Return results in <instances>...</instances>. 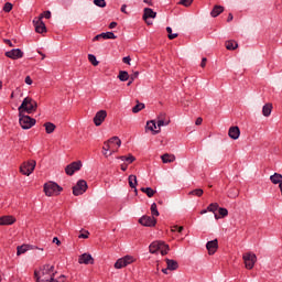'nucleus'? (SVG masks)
Here are the masks:
<instances>
[{"label":"nucleus","mask_w":282,"mask_h":282,"mask_svg":"<svg viewBox=\"0 0 282 282\" xmlns=\"http://www.w3.org/2000/svg\"><path fill=\"white\" fill-rule=\"evenodd\" d=\"M34 276L37 282H58V280L55 279L56 269L54 264H44L40 269V272H34Z\"/></svg>","instance_id":"nucleus-1"},{"label":"nucleus","mask_w":282,"mask_h":282,"mask_svg":"<svg viewBox=\"0 0 282 282\" xmlns=\"http://www.w3.org/2000/svg\"><path fill=\"white\" fill-rule=\"evenodd\" d=\"M122 144V141L118 137H112L108 141L104 142L102 147V155L105 158H109L113 155V153H118V150L120 149Z\"/></svg>","instance_id":"nucleus-2"},{"label":"nucleus","mask_w":282,"mask_h":282,"mask_svg":"<svg viewBox=\"0 0 282 282\" xmlns=\"http://www.w3.org/2000/svg\"><path fill=\"white\" fill-rule=\"evenodd\" d=\"M39 108V104L31 97L23 99L21 106L18 108L19 113H34Z\"/></svg>","instance_id":"nucleus-3"},{"label":"nucleus","mask_w":282,"mask_h":282,"mask_svg":"<svg viewBox=\"0 0 282 282\" xmlns=\"http://www.w3.org/2000/svg\"><path fill=\"white\" fill-rule=\"evenodd\" d=\"M44 193L46 197H56L63 193V188L57 183L48 182L44 184Z\"/></svg>","instance_id":"nucleus-4"},{"label":"nucleus","mask_w":282,"mask_h":282,"mask_svg":"<svg viewBox=\"0 0 282 282\" xmlns=\"http://www.w3.org/2000/svg\"><path fill=\"white\" fill-rule=\"evenodd\" d=\"M149 250L151 252V254H155V252H160V254H162V257L169 254V245H166L163 241H153L150 247Z\"/></svg>","instance_id":"nucleus-5"},{"label":"nucleus","mask_w":282,"mask_h":282,"mask_svg":"<svg viewBox=\"0 0 282 282\" xmlns=\"http://www.w3.org/2000/svg\"><path fill=\"white\" fill-rule=\"evenodd\" d=\"M34 169H36V161L30 160L25 161L20 165V173L22 175L30 176L34 173Z\"/></svg>","instance_id":"nucleus-6"},{"label":"nucleus","mask_w":282,"mask_h":282,"mask_svg":"<svg viewBox=\"0 0 282 282\" xmlns=\"http://www.w3.org/2000/svg\"><path fill=\"white\" fill-rule=\"evenodd\" d=\"M19 118H20L19 123L22 129H32V127H34V124H36V119H34L30 116L19 113Z\"/></svg>","instance_id":"nucleus-7"},{"label":"nucleus","mask_w":282,"mask_h":282,"mask_svg":"<svg viewBox=\"0 0 282 282\" xmlns=\"http://www.w3.org/2000/svg\"><path fill=\"white\" fill-rule=\"evenodd\" d=\"M134 261H135V258H133V256H126L116 261L115 268L116 270H122V268H127V265H131V263H133Z\"/></svg>","instance_id":"nucleus-8"},{"label":"nucleus","mask_w":282,"mask_h":282,"mask_svg":"<svg viewBox=\"0 0 282 282\" xmlns=\"http://www.w3.org/2000/svg\"><path fill=\"white\" fill-rule=\"evenodd\" d=\"M87 181L79 180L77 184L73 187V195H75V197H78V195H84V193H87Z\"/></svg>","instance_id":"nucleus-9"},{"label":"nucleus","mask_w":282,"mask_h":282,"mask_svg":"<svg viewBox=\"0 0 282 282\" xmlns=\"http://www.w3.org/2000/svg\"><path fill=\"white\" fill-rule=\"evenodd\" d=\"M242 259L245 261V267L247 270H252V268H254V263H257V254L245 253Z\"/></svg>","instance_id":"nucleus-10"},{"label":"nucleus","mask_w":282,"mask_h":282,"mask_svg":"<svg viewBox=\"0 0 282 282\" xmlns=\"http://www.w3.org/2000/svg\"><path fill=\"white\" fill-rule=\"evenodd\" d=\"M23 55L24 53L21 48H12L4 53V56H7V58H11V61H19V58H23Z\"/></svg>","instance_id":"nucleus-11"},{"label":"nucleus","mask_w":282,"mask_h":282,"mask_svg":"<svg viewBox=\"0 0 282 282\" xmlns=\"http://www.w3.org/2000/svg\"><path fill=\"white\" fill-rule=\"evenodd\" d=\"M33 24L35 28V32L37 34H43L47 32V28L45 26V23L43 22V15H40L36 20H33Z\"/></svg>","instance_id":"nucleus-12"},{"label":"nucleus","mask_w":282,"mask_h":282,"mask_svg":"<svg viewBox=\"0 0 282 282\" xmlns=\"http://www.w3.org/2000/svg\"><path fill=\"white\" fill-rule=\"evenodd\" d=\"M80 169H83V162L75 161L65 167V173L66 175H74L75 171H80Z\"/></svg>","instance_id":"nucleus-13"},{"label":"nucleus","mask_w":282,"mask_h":282,"mask_svg":"<svg viewBox=\"0 0 282 282\" xmlns=\"http://www.w3.org/2000/svg\"><path fill=\"white\" fill-rule=\"evenodd\" d=\"M139 224H141V226L152 228L153 226H155V224H158V220L154 216H142L139 219Z\"/></svg>","instance_id":"nucleus-14"},{"label":"nucleus","mask_w":282,"mask_h":282,"mask_svg":"<svg viewBox=\"0 0 282 282\" xmlns=\"http://www.w3.org/2000/svg\"><path fill=\"white\" fill-rule=\"evenodd\" d=\"M106 119H107V110L97 111L93 119L95 127H100V124H102L104 120Z\"/></svg>","instance_id":"nucleus-15"},{"label":"nucleus","mask_w":282,"mask_h":282,"mask_svg":"<svg viewBox=\"0 0 282 282\" xmlns=\"http://www.w3.org/2000/svg\"><path fill=\"white\" fill-rule=\"evenodd\" d=\"M155 17H158V12L153 11V9L145 8L143 10V21H145L148 25H152V23L149 22V19H155Z\"/></svg>","instance_id":"nucleus-16"},{"label":"nucleus","mask_w":282,"mask_h":282,"mask_svg":"<svg viewBox=\"0 0 282 282\" xmlns=\"http://www.w3.org/2000/svg\"><path fill=\"white\" fill-rule=\"evenodd\" d=\"M78 263L80 265H94V257H91V254L89 253H83L82 256H79L78 258Z\"/></svg>","instance_id":"nucleus-17"},{"label":"nucleus","mask_w":282,"mask_h":282,"mask_svg":"<svg viewBox=\"0 0 282 282\" xmlns=\"http://www.w3.org/2000/svg\"><path fill=\"white\" fill-rule=\"evenodd\" d=\"M219 248V241L217 239L210 240L206 243V249L208 250V254H215Z\"/></svg>","instance_id":"nucleus-18"},{"label":"nucleus","mask_w":282,"mask_h":282,"mask_svg":"<svg viewBox=\"0 0 282 282\" xmlns=\"http://www.w3.org/2000/svg\"><path fill=\"white\" fill-rule=\"evenodd\" d=\"M17 223V218L14 216H2L0 217V226H12V224Z\"/></svg>","instance_id":"nucleus-19"},{"label":"nucleus","mask_w":282,"mask_h":282,"mask_svg":"<svg viewBox=\"0 0 282 282\" xmlns=\"http://www.w3.org/2000/svg\"><path fill=\"white\" fill-rule=\"evenodd\" d=\"M228 135L229 138H231V140H239V135H241V130H239V127L237 126L231 127L229 128Z\"/></svg>","instance_id":"nucleus-20"},{"label":"nucleus","mask_w":282,"mask_h":282,"mask_svg":"<svg viewBox=\"0 0 282 282\" xmlns=\"http://www.w3.org/2000/svg\"><path fill=\"white\" fill-rule=\"evenodd\" d=\"M158 129V123H155L153 120L147 122L145 130L152 131L153 135H156V133H160V129Z\"/></svg>","instance_id":"nucleus-21"},{"label":"nucleus","mask_w":282,"mask_h":282,"mask_svg":"<svg viewBox=\"0 0 282 282\" xmlns=\"http://www.w3.org/2000/svg\"><path fill=\"white\" fill-rule=\"evenodd\" d=\"M221 12H224V7L223 6H214L212 12H210V17H213V19H217V17H219V14H221Z\"/></svg>","instance_id":"nucleus-22"},{"label":"nucleus","mask_w":282,"mask_h":282,"mask_svg":"<svg viewBox=\"0 0 282 282\" xmlns=\"http://www.w3.org/2000/svg\"><path fill=\"white\" fill-rule=\"evenodd\" d=\"M163 164H171V162H175V155L165 153L161 156Z\"/></svg>","instance_id":"nucleus-23"},{"label":"nucleus","mask_w":282,"mask_h":282,"mask_svg":"<svg viewBox=\"0 0 282 282\" xmlns=\"http://www.w3.org/2000/svg\"><path fill=\"white\" fill-rule=\"evenodd\" d=\"M165 261H166L167 270H177V268H180V264L175 260L165 259Z\"/></svg>","instance_id":"nucleus-24"},{"label":"nucleus","mask_w":282,"mask_h":282,"mask_svg":"<svg viewBox=\"0 0 282 282\" xmlns=\"http://www.w3.org/2000/svg\"><path fill=\"white\" fill-rule=\"evenodd\" d=\"M272 113V104H265L262 107V115L268 118L270 117V115Z\"/></svg>","instance_id":"nucleus-25"},{"label":"nucleus","mask_w":282,"mask_h":282,"mask_svg":"<svg viewBox=\"0 0 282 282\" xmlns=\"http://www.w3.org/2000/svg\"><path fill=\"white\" fill-rule=\"evenodd\" d=\"M270 182L272 184H279L280 185L281 182H282V175L279 174V173H274L273 175L270 176Z\"/></svg>","instance_id":"nucleus-26"},{"label":"nucleus","mask_w":282,"mask_h":282,"mask_svg":"<svg viewBox=\"0 0 282 282\" xmlns=\"http://www.w3.org/2000/svg\"><path fill=\"white\" fill-rule=\"evenodd\" d=\"M44 128L46 133H54V131H56V124H54L53 122H45L44 123Z\"/></svg>","instance_id":"nucleus-27"},{"label":"nucleus","mask_w":282,"mask_h":282,"mask_svg":"<svg viewBox=\"0 0 282 282\" xmlns=\"http://www.w3.org/2000/svg\"><path fill=\"white\" fill-rule=\"evenodd\" d=\"M226 48L229 51L237 50L239 47V44L235 40H229L225 43Z\"/></svg>","instance_id":"nucleus-28"},{"label":"nucleus","mask_w":282,"mask_h":282,"mask_svg":"<svg viewBox=\"0 0 282 282\" xmlns=\"http://www.w3.org/2000/svg\"><path fill=\"white\" fill-rule=\"evenodd\" d=\"M28 250H30V246H28V245L18 246L17 256L21 257V254H25V252H28Z\"/></svg>","instance_id":"nucleus-29"},{"label":"nucleus","mask_w":282,"mask_h":282,"mask_svg":"<svg viewBox=\"0 0 282 282\" xmlns=\"http://www.w3.org/2000/svg\"><path fill=\"white\" fill-rule=\"evenodd\" d=\"M128 182H129L130 188H135V186H138V176L131 174V175L128 177Z\"/></svg>","instance_id":"nucleus-30"},{"label":"nucleus","mask_w":282,"mask_h":282,"mask_svg":"<svg viewBox=\"0 0 282 282\" xmlns=\"http://www.w3.org/2000/svg\"><path fill=\"white\" fill-rule=\"evenodd\" d=\"M119 160H121V162H127L128 164H133V162H135V156L129 154V156H119Z\"/></svg>","instance_id":"nucleus-31"},{"label":"nucleus","mask_w":282,"mask_h":282,"mask_svg":"<svg viewBox=\"0 0 282 282\" xmlns=\"http://www.w3.org/2000/svg\"><path fill=\"white\" fill-rule=\"evenodd\" d=\"M118 78L119 80H121V83H127V80L129 79V73L127 70H120Z\"/></svg>","instance_id":"nucleus-32"},{"label":"nucleus","mask_w":282,"mask_h":282,"mask_svg":"<svg viewBox=\"0 0 282 282\" xmlns=\"http://www.w3.org/2000/svg\"><path fill=\"white\" fill-rule=\"evenodd\" d=\"M141 193H145L148 197H153V195H155V191L151 187H141Z\"/></svg>","instance_id":"nucleus-33"},{"label":"nucleus","mask_w":282,"mask_h":282,"mask_svg":"<svg viewBox=\"0 0 282 282\" xmlns=\"http://www.w3.org/2000/svg\"><path fill=\"white\" fill-rule=\"evenodd\" d=\"M208 213H217L219 210V204L217 203H212L207 206Z\"/></svg>","instance_id":"nucleus-34"},{"label":"nucleus","mask_w":282,"mask_h":282,"mask_svg":"<svg viewBox=\"0 0 282 282\" xmlns=\"http://www.w3.org/2000/svg\"><path fill=\"white\" fill-rule=\"evenodd\" d=\"M150 210H151L152 217H160V212L158 210V204L153 203L151 205Z\"/></svg>","instance_id":"nucleus-35"},{"label":"nucleus","mask_w":282,"mask_h":282,"mask_svg":"<svg viewBox=\"0 0 282 282\" xmlns=\"http://www.w3.org/2000/svg\"><path fill=\"white\" fill-rule=\"evenodd\" d=\"M101 39L116 40V39H118V36H116V34H113V32H106V33H101Z\"/></svg>","instance_id":"nucleus-36"},{"label":"nucleus","mask_w":282,"mask_h":282,"mask_svg":"<svg viewBox=\"0 0 282 282\" xmlns=\"http://www.w3.org/2000/svg\"><path fill=\"white\" fill-rule=\"evenodd\" d=\"M156 124L159 129L161 127H169V124H171V120H164L163 118H159Z\"/></svg>","instance_id":"nucleus-37"},{"label":"nucleus","mask_w":282,"mask_h":282,"mask_svg":"<svg viewBox=\"0 0 282 282\" xmlns=\"http://www.w3.org/2000/svg\"><path fill=\"white\" fill-rule=\"evenodd\" d=\"M188 195H194L195 197H202L204 195V189L202 188H196L194 191H191Z\"/></svg>","instance_id":"nucleus-38"},{"label":"nucleus","mask_w":282,"mask_h":282,"mask_svg":"<svg viewBox=\"0 0 282 282\" xmlns=\"http://www.w3.org/2000/svg\"><path fill=\"white\" fill-rule=\"evenodd\" d=\"M88 61H89V63H91V65H94V67H98L99 62L96 58V55L89 54L88 55Z\"/></svg>","instance_id":"nucleus-39"},{"label":"nucleus","mask_w":282,"mask_h":282,"mask_svg":"<svg viewBox=\"0 0 282 282\" xmlns=\"http://www.w3.org/2000/svg\"><path fill=\"white\" fill-rule=\"evenodd\" d=\"M166 32H167V37L170 39V41H173V39H177V33H173V29H171V26L166 28Z\"/></svg>","instance_id":"nucleus-40"},{"label":"nucleus","mask_w":282,"mask_h":282,"mask_svg":"<svg viewBox=\"0 0 282 282\" xmlns=\"http://www.w3.org/2000/svg\"><path fill=\"white\" fill-rule=\"evenodd\" d=\"M142 109H144V104L139 102L132 108V113H140Z\"/></svg>","instance_id":"nucleus-41"},{"label":"nucleus","mask_w":282,"mask_h":282,"mask_svg":"<svg viewBox=\"0 0 282 282\" xmlns=\"http://www.w3.org/2000/svg\"><path fill=\"white\" fill-rule=\"evenodd\" d=\"M194 0H180L178 6H184V8H189Z\"/></svg>","instance_id":"nucleus-42"},{"label":"nucleus","mask_w":282,"mask_h":282,"mask_svg":"<svg viewBox=\"0 0 282 282\" xmlns=\"http://www.w3.org/2000/svg\"><path fill=\"white\" fill-rule=\"evenodd\" d=\"M94 3L98 8H105L107 6V2L105 0H94Z\"/></svg>","instance_id":"nucleus-43"},{"label":"nucleus","mask_w":282,"mask_h":282,"mask_svg":"<svg viewBox=\"0 0 282 282\" xmlns=\"http://www.w3.org/2000/svg\"><path fill=\"white\" fill-rule=\"evenodd\" d=\"M218 213H219L220 217H228L227 208L220 207V208H218Z\"/></svg>","instance_id":"nucleus-44"},{"label":"nucleus","mask_w":282,"mask_h":282,"mask_svg":"<svg viewBox=\"0 0 282 282\" xmlns=\"http://www.w3.org/2000/svg\"><path fill=\"white\" fill-rule=\"evenodd\" d=\"M12 8H13L12 3L6 2L3 7V12H12Z\"/></svg>","instance_id":"nucleus-45"},{"label":"nucleus","mask_w":282,"mask_h":282,"mask_svg":"<svg viewBox=\"0 0 282 282\" xmlns=\"http://www.w3.org/2000/svg\"><path fill=\"white\" fill-rule=\"evenodd\" d=\"M171 230H172V232H182L184 230V227L174 225V226H172Z\"/></svg>","instance_id":"nucleus-46"},{"label":"nucleus","mask_w":282,"mask_h":282,"mask_svg":"<svg viewBox=\"0 0 282 282\" xmlns=\"http://www.w3.org/2000/svg\"><path fill=\"white\" fill-rule=\"evenodd\" d=\"M228 196L231 197V199H235V197L239 196V192H237V189H231Z\"/></svg>","instance_id":"nucleus-47"},{"label":"nucleus","mask_w":282,"mask_h":282,"mask_svg":"<svg viewBox=\"0 0 282 282\" xmlns=\"http://www.w3.org/2000/svg\"><path fill=\"white\" fill-rule=\"evenodd\" d=\"M40 17H43L44 19H52V12L50 11H44Z\"/></svg>","instance_id":"nucleus-48"},{"label":"nucleus","mask_w":282,"mask_h":282,"mask_svg":"<svg viewBox=\"0 0 282 282\" xmlns=\"http://www.w3.org/2000/svg\"><path fill=\"white\" fill-rule=\"evenodd\" d=\"M122 63H126V65H131V57L130 56L123 57Z\"/></svg>","instance_id":"nucleus-49"},{"label":"nucleus","mask_w":282,"mask_h":282,"mask_svg":"<svg viewBox=\"0 0 282 282\" xmlns=\"http://www.w3.org/2000/svg\"><path fill=\"white\" fill-rule=\"evenodd\" d=\"M79 239H89V231H86L85 234H80L78 236Z\"/></svg>","instance_id":"nucleus-50"},{"label":"nucleus","mask_w":282,"mask_h":282,"mask_svg":"<svg viewBox=\"0 0 282 282\" xmlns=\"http://www.w3.org/2000/svg\"><path fill=\"white\" fill-rule=\"evenodd\" d=\"M24 83H26V85H32V83H33L32 77L26 76L24 79Z\"/></svg>","instance_id":"nucleus-51"},{"label":"nucleus","mask_w":282,"mask_h":282,"mask_svg":"<svg viewBox=\"0 0 282 282\" xmlns=\"http://www.w3.org/2000/svg\"><path fill=\"white\" fill-rule=\"evenodd\" d=\"M138 76H140V73H139V72H134V73L130 76V78H131L132 80H135V78H138Z\"/></svg>","instance_id":"nucleus-52"},{"label":"nucleus","mask_w":282,"mask_h":282,"mask_svg":"<svg viewBox=\"0 0 282 282\" xmlns=\"http://www.w3.org/2000/svg\"><path fill=\"white\" fill-rule=\"evenodd\" d=\"M202 122H204V119H202V117H198V118L196 119V121H195V124H196L197 127H199V124H202Z\"/></svg>","instance_id":"nucleus-53"},{"label":"nucleus","mask_w":282,"mask_h":282,"mask_svg":"<svg viewBox=\"0 0 282 282\" xmlns=\"http://www.w3.org/2000/svg\"><path fill=\"white\" fill-rule=\"evenodd\" d=\"M207 58L206 57H203L202 58V62H200V67H206V63H207Z\"/></svg>","instance_id":"nucleus-54"},{"label":"nucleus","mask_w":282,"mask_h":282,"mask_svg":"<svg viewBox=\"0 0 282 282\" xmlns=\"http://www.w3.org/2000/svg\"><path fill=\"white\" fill-rule=\"evenodd\" d=\"M53 243H56V246H61V240L58 239V237L53 238Z\"/></svg>","instance_id":"nucleus-55"},{"label":"nucleus","mask_w":282,"mask_h":282,"mask_svg":"<svg viewBox=\"0 0 282 282\" xmlns=\"http://www.w3.org/2000/svg\"><path fill=\"white\" fill-rule=\"evenodd\" d=\"M118 26V22H111L110 24H109V29L110 30H113V28H117Z\"/></svg>","instance_id":"nucleus-56"},{"label":"nucleus","mask_w":282,"mask_h":282,"mask_svg":"<svg viewBox=\"0 0 282 282\" xmlns=\"http://www.w3.org/2000/svg\"><path fill=\"white\" fill-rule=\"evenodd\" d=\"M4 43L9 45V47H14V44H12V41L10 40H4Z\"/></svg>","instance_id":"nucleus-57"},{"label":"nucleus","mask_w":282,"mask_h":282,"mask_svg":"<svg viewBox=\"0 0 282 282\" xmlns=\"http://www.w3.org/2000/svg\"><path fill=\"white\" fill-rule=\"evenodd\" d=\"M100 39H102V33L96 35V36L94 37V41H100Z\"/></svg>","instance_id":"nucleus-58"},{"label":"nucleus","mask_w":282,"mask_h":282,"mask_svg":"<svg viewBox=\"0 0 282 282\" xmlns=\"http://www.w3.org/2000/svg\"><path fill=\"white\" fill-rule=\"evenodd\" d=\"M121 12H123L124 14H127V4H122V7H121Z\"/></svg>","instance_id":"nucleus-59"},{"label":"nucleus","mask_w":282,"mask_h":282,"mask_svg":"<svg viewBox=\"0 0 282 282\" xmlns=\"http://www.w3.org/2000/svg\"><path fill=\"white\" fill-rule=\"evenodd\" d=\"M232 19H234L232 13H229L228 18H227V22L230 23V21H232Z\"/></svg>","instance_id":"nucleus-60"},{"label":"nucleus","mask_w":282,"mask_h":282,"mask_svg":"<svg viewBox=\"0 0 282 282\" xmlns=\"http://www.w3.org/2000/svg\"><path fill=\"white\" fill-rule=\"evenodd\" d=\"M37 54H40V56H42V61H45V53L37 51Z\"/></svg>","instance_id":"nucleus-61"},{"label":"nucleus","mask_w":282,"mask_h":282,"mask_svg":"<svg viewBox=\"0 0 282 282\" xmlns=\"http://www.w3.org/2000/svg\"><path fill=\"white\" fill-rule=\"evenodd\" d=\"M145 3H147V6H153V0H143Z\"/></svg>","instance_id":"nucleus-62"},{"label":"nucleus","mask_w":282,"mask_h":282,"mask_svg":"<svg viewBox=\"0 0 282 282\" xmlns=\"http://www.w3.org/2000/svg\"><path fill=\"white\" fill-rule=\"evenodd\" d=\"M128 167H129V165H127V164H121V171H127Z\"/></svg>","instance_id":"nucleus-63"},{"label":"nucleus","mask_w":282,"mask_h":282,"mask_svg":"<svg viewBox=\"0 0 282 282\" xmlns=\"http://www.w3.org/2000/svg\"><path fill=\"white\" fill-rule=\"evenodd\" d=\"M58 282H65V275H61Z\"/></svg>","instance_id":"nucleus-64"}]
</instances>
